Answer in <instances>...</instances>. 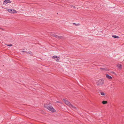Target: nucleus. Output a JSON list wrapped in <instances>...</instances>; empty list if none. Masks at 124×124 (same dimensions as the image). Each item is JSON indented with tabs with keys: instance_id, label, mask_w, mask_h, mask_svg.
Returning <instances> with one entry per match:
<instances>
[{
	"instance_id": "nucleus-1",
	"label": "nucleus",
	"mask_w": 124,
	"mask_h": 124,
	"mask_svg": "<svg viewBox=\"0 0 124 124\" xmlns=\"http://www.w3.org/2000/svg\"><path fill=\"white\" fill-rule=\"evenodd\" d=\"M44 107L50 111L53 112H55V110L51 106L47 104H45L44 105Z\"/></svg>"
},
{
	"instance_id": "nucleus-2",
	"label": "nucleus",
	"mask_w": 124,
	"mask_h": 124,
	"mask_svg": "<svg viewBox=\"0 0 124 124\" xmlns=\"http://www.w3.org/2000/svg\"><path fill=\"white\" fill-rule=\"evenodd\" d=\"M104 82V80L103 79H101L98 80L97 82L98 85H103Z\"/></svg>"
},
{
	"instance_id": "nucleus-3",
	"label": "nucleus",
	"mask_w": 124,
	"mask_h": 124,
	"mask_svg": "<svg viewBox=\"0 0 124 124\" xmlns=\"http://www.w3.org/2000/svg\"><path fill=\"white\" fill-rule=\"evenodd\" d=\"M7 11L11 14L16 13H17V12L16 10L13 9H8L7 10Z\"/></svg>"
},
{
	"instance_id": "nucleus-4",
	"label": "nucleus",
	"mask_w": 124,
	"mask_h": 124,
	"mask_svg": "<svg viewBox=\"0 0 124 124\" xmlns=\"http://www.w3.org/2000/svg\"><path fill=\"white\" fill-rule=\"evenodd\" d=\"M63 100L64 102H65V103L66 105L70 106V105L71 104L70 102H69V101H68V100H65V99H63Z\"/></svg>"
},
{
	"instance_id": "nucleus-5",
	"label": "nucleus",
	"mask_w": 124,
	"mask_h": 124,
	"mask_svg": "<svg viewBox=\"0 0 124 124\" xmlns=\"http://www.w3.org/2000/svg\"><path fill=\"white\" fill-rule=\"evenodd\" d=\"M51 35L58 39H63V37L61 36H58L54 34H52Z\"/></svg>"
},
{
	"instance_id": "nucleus-6",
	"label": "nucleus",
	"mask_w": 124,
	"mask_h": 124,
	"mask_svg": "<svg viewBox=\"0 0 124 124\" xmlns=\"http://www.w3.org/2000/svg\"><path fill=\"white\" fill-rule=\"evenodd\" d=\"M11 1L9 0H6L3 2V4L6 5L9 3H11Z\"/></svg>"
},
{
	"instance_id": "nucleus-7",
	"label": "nucleus",
	"mask_w": 124,
	"mask_h": 124,
	"mask_svg": "<svg viewBox=\"0 0 124 124\" xmlns=\"http://www.w3.org/2000/svg\"><path fill=\"white\" fill-rule=\"evenodd\" d=\"M106 78L109 79H111L112 78V77L108 75V74H106Z\"/></svg>"
},
{
	"instance_id": "nucleus-8",
	"label": "nucleus",
	"mask_w": 124,
	"mask_h": 124,
	"mask_svg": "<svg viewBox=\"0 0 124 124\" xmlns=\"http://www.w3.org/2000/svg\"><path fill=\"white\" fill-rule=\"evenodd\" d=\"M69 106L73 110L76 109V108L75 107L72 105L71 104H70V105Z\"/></svg>"
},
{
	"instance_id": "nucleus-9",
	"label": "nucleus",
	"mask_w": 124,
	"mask_h": 124,
	"mask_svg": "<svg viewBox=\"0 0 124 124\" xmlns=\"http://www.w3.org/2000/svg\"><path fill=\"white\" fill-rule=\"evenodd\" d=\"M60 59V57L59 56H57V58L55 60L57 62H59V60Z\"/></svg>"
},
{
	"instance_id": "nucleus-10",
	"label": "nucleus",
	"mask_w": 124,
	"mask_h": 124,
	"mask_svg": "<svg viewBox=\"0 0 124 124\" xmlns=\"http://www.w3.org/2000/svg\"><path fill=\"white\" fill-rule=\"evenodd\" d=\"M117 67L120 69L122 68V66L121 64H118L117 65Z\"/></svg>"
},
{
	"instance_id": "nucleus-11",
	"label": "nucleus",
	"mask_w": 124,
	"mask_h": 124,
	"mask_svg": "<svg viewBox=\"0 0 124 124\" xmlns=\"http://www.w3.org/2000/svg\"><path fill=\"white\" fill-rule=\"evenodd\" d=\"M112 37L118 39L119 38V37L118 36H117L115 35H113L112 36Z\"/></svg>"
},
{
	"instance_id": "nucleus-12",
	"label": "nucleus",
	"mask_w": 124,
	"mask_h": 124,
	"mask_svg": "<svg viewBox=\"0 0 124 124\" xmlns=\"http://www.w3.org/2000/svg\"><path fill=\"white\" fill-rule=\"evenodd\" d=\"M102 103L103 104H106L107 103V101H103L102 102Z\"/></svg>"
},
{
	"instance_id": "nucleus-13",
	"label": "nucleus",
	"mask_w": 124,
	"mask_h": 124,
	"mask_svg": "<svg viewBox=\"0 0 124 124\" xmlns=\"http://www.w3.org/2000/svg\"><path fill=\"white\" fill-rule=\"evenodd\" d=\"M57 56L56 55H54L53 56L52 58L53 59H56L57 58Z\"/></svg>"
},
{
	"instance_id": "nucleus-14",
	"label": "nucleus",
	"mask_w": 124,
	"mask_h": 124,
	"mask_svg": "<svg viewBox=\"0 0 124 124\" xmlns=\"http://www.w3.org/2000/svg\"><path fill=\"white\" fill-rule=\"evenodd\" d=\"M100 69L102 71L107 70L106 69H105L104 68H101Z\"/></svg>"
},
{
	"instance_id": "nucleus-15",
	"label": "nucleus",
	"mask_w": 124,
	"mask_h": 124,
	"mask_svg": "<svg viewBox=\"0 0 124 124\" xmlns=\"http://www.w3.org/2000/svg\"><path fill=\"white\" fill-rule=\"evenodd\" d=\"M101 94L102 96H104L105 95V93L103 92H101L100 93Z\"/></svg>"
},
{
	"instance_id": "nucleus-16",
	"label": "nucleus",
	"mask_w": 124,
	"mask_h": 124,
	"mask_svg": "<svg viewBox=\"0 0 124 124\" xmlns=\"http://www.w3.org/2000/svg\"><path fill=\"white\" fill-rule=\"evenodd\" d=\"M7 45L8 46H12V45L11 44H9V45Z\"/></svg>"
},
{
	"instance_id": "nucleus-17",
	"label": "nucleus",
	"mask_w": 124,
	"mask_h": 124,
	"mask_svg": "<svg viewBox=\"0 0 124 124\" xmlns=\"http://www.w3.org/2000/svg\"><path fill=\"white\" fill-rule=\"evenodd\" d=\"M57 102V103H60L61 104H62V102H61L59 101H57L56 102Z\"/></svg>"
},
{
	"instance_id": "nucleus-18",
	"label": "nucleus",
	"mask_w": 124,
	"mask_h": 124,
	"mask_svg": "<svg viewBox=\"0 0 124 124\" xmlns=\"http://www.w3.org/2000/svg\"><path fill=\"white\" fill-rule=\"evenodd\" d=\"M74 24H75V25H77L78 24H75V23H74Z\"/></svg>"
},
{
	"instance_id": "nucleus-19",
	"label": "nucleus",
	"mask_w": 124,
	"mask_h": 124,
	"mask_svg": "<svg viewBox=\"0 0 124 124\" xmlns=\"http://www.w3.org/2000/svg\"><path fill=\"white\" fill-rule=\"evenodd\" d=\"M22 52H24V51H22Z\"/></svg>"
},
{
	"instance_id": "nucleus-20",
	"label": "nucleus",
	"mask_w": 124,
	"mask_h": 124,
	"mask_svg": "<svg viewBox=\"0 0 124 124\" xmlns=\"http://www.w3.org/2000/svg\"><path fill=\"white\" fill-rule=\"evenodd\" d=\"M30 52L31 53V54H32L31 53V52Z\"/></svg>"
}]
</instances>
